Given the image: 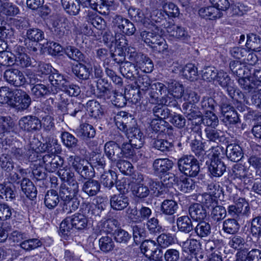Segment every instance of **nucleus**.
Masks as SVG:
<instances>
[{
	"label": "nucleus",
	"instance_id": "nucleus-1",
	"mask_svg": "<svg viewBox=\"0 0 261 261\" xmlns=\"http://www.w3.org/2000/svg\"><path fill=\"white\" fill-rule=\"evenodd\" d=\"M120 116H122L121 119L116 122L117 127L120 130L126 133L129 139V142L134 145L135 148H141L144 142V138L140 129L133 126L136 123L135 119L131 115H128L125 112H120Z\"/></svg>",
	"mask_w": 261,
	"mask_h": 261
},
{
	"label": "nucleus",
	"instance_id": "nucleus-2",
	"mask_svg": "<svg viewBox=\"0 0 261 261\" xmlns=\"http://www.w3.org/2000/svg\"><path fill=\"white\" fill-rule=\"evenodd\" d=\"M79 192V183L62 184L60 188L59 196L63 202V210L67 213L76 211L80 205L76 197Z\"/></svg>",
	"mask_w": 261,
	"mask_h": 261
},
{
	"label": "nucleus",
	"instance_id": "nucleus-3",
	"mask_svg": "<svg viewBox=\"0 0 261 261\" xmlns=\"http://www.w3.org/2000/svg\"><path fill=\"white\" fill-rule=\"evenodd\" d=\"M68 161L69 165L82 177L85 179H91L95 175L93 165L86 160L78 155H71Z\"/></svg>",
	"mask_w": 261,
	"mask_h": 261
},
{
	"label": "nucleus",
	"instance_id": "nucleus-4",
	"mask_svg": "<svg viewBox=\"0 0 261 261\" xmlns=\"http://www.w3.org/2000/svg\"><path fill=\"white\" fill-rule=\"evenodd\" d=\"M177 166L181 173L190 177H196L200 172L199 162L193 155L182 156L178 160Z\"/></svg>",
	"mask_w": 261,
	"mask_h": 261
},
{
	"label": "nucleus",
	"instance_id": "nucleus-5",
	"mask_svg": "<svg viewBox=\"0 0 261 261\" xmlns=\"http://www.w3.org/2000/svg\"><path fill=\"white\" fill-rule=\"evenodd\" d=\"M182 111L186 117L189 121H191L193 127L192 130L198 132L200 130V125L202 121V113L198 110V108L195 106L191 105L188 103H184L182 106Z\"/></svg>",
	"mask_w": 261,
	"mask_h": 261
},
{
	"label": "nucleus",
	"instance_id": "nucleus-6",
	"mask_svg": "<svg viewBox=\"0 0 261 261\" xmlns=\"http://www.w3.org/2000/svg\"><path fill=\"white\" fill-rule=\"evenodd\" d=\"M25 42L27 47L33 52L38 50V43L44 39V32L36 28H29L27 30Z\"/></svg>",
	"mask_w": 261,
	"mask_h": 261
},
{
	"label": "nucleus",
	"instance_id": "nucleus-7",
	"mask_svg": "<svg viewBox=\"0 0 261 261\" xmlns=\"http://www.w3.org/2000/svg\"><path fill=\"white\" fill-rule=\"evenodd\" d=\"M140 248L141 251L146 256L152 257L149 261H162V250L154 241L146 240L142 243Z\"/></svg>",
	"mask_w": 261,
	"mask_h": 261
},
{
	"label": "nucleus",
	"instance_id": "nucleus-8",
	"mask_svg": "<svg viewBox=\"0 0 261 261\" xmlns=\"http://www.w3.org/2000/svg\"><path fill=\"white\" fill-rule=\"evenodd\" d=\"M4 79L11 85L20 87L27 82L23 73L17 68H10L5 70Z\"/></svg>",
	"mask_w": 261,
	"mask_h": 261
},
{
	"label": "nucleus",
	"instance_id": "nucleus-9",
	"mask_svg": "<svg viewBox=\"0 0 261 261\" xmlns=\"http://www.w3.org/2000/svg\"><path fill=\"white\" fill-rule=\"evenodd\" d=\"M147 22L149 25L146 28L149 29H155L156 26L167 29L169 26V21L167 20L165 12L159 10H153L149 14H148Z\"/></svg>",
	"mask_w": 261,
	"mask_h": 261
},
{
	"label": "nucleus",
	"instance_id": "nucleus-10",
	"mask_svg": "<svg viewBox=\"0 0 261 261\" xmlns=\"http://www.w3.org/2000/svg\"><path fill=\"white\" fill-rule=\"evenodd\" d=\"M20 129L27 132H35L40 129L41 121L36 116L28 115L21 118L18 122Z\"/></svg>",
	"mask_w": 261,
	"mask_h": 261
},
{
	"label": "nucleus",
	"instance_id": "nucleus-11",
	"mask_svg": "<svg viewBox=\"0 0 261 261\" xmlns=\"http://www.w3.org/2000/svg\"><path fill=\"white\" fill-rule=\"evenodd\" d=\"M13 103L19 110L27 109L31 103V98L24 90L20 89L13 92Z\"/></svg>",
	"mask_w": 261,
	"mask_h": 261
},
{
	"label": "nucleus",
	"instance_id": "nucleus-12",
	"mask_svg": "<svg viewBox=\"0 0 261 261\" xmlns=\"http://www.w3.org/2000/svg\"><path fill=\"white\" fill-rule=\"evenodd\" d=\"M117 47L113 53L111 54V57L113 61L120 65L124 63L126 57L125 49L128 48V41L124 35L119 40H116Z\"/></svg>",
	"mask_w": 261,
	"mask_h": 261
},
{
	"label": "nucleus",
	"instance_id": "nucleus-13",
	"mask_svg": "<svg viewBox=\"0 0 261 261\" xmlns=\"http://www.w3.org/2000/svg\"><path fill=\"white\" fill-rule=\"evenodd\" d=\"M45 169L50 172H53L64 164L63 159L55 153L46 154L42 158Z\"/></svg>",
	"mask_w": 261,
	"mask_h": 261
},
{
	"label": "nucleus",
	"instance_id": "nucleus-14",
	"mask_svg": "<svg viewBox=\"0 0 261 261\" xmlns=\"http://www.w3.org/2000/svg\"><path fill=\"white\" fill-rule=\"evenodd\" d=\"M123 5L125 8L127 10L128 15L132 20L142 25L145 28L149 25V23L147 22V13L145 14L139 8L129 6L126 2Z\"/></svg>",
	"mask_w": 261,
	"mask_h": 261
},
{
	"label": "nucleus",
	"instance_id": "nucleus-15",
	"mask_svg": "<svg viewBox=\"0 0 261 261\" xmlns=\"http://www.w3.org/2000/svg\"><path fill=\"white\" fill-rule=\"evenodd\" d=\"M219 85L226 90L228 95L233 98L237 90L234 82L231 80L227 73L219 72L216 80Z\"/></svg>",
	"mask_w": 261,
	"mask_h": 261
},
{
	"label": "nucleus",
	"instance_id": "nucleus-16",
	"mask_svg": "<svg viewBox=\"0 0 261 261\" xmlns=\"http://www.w3.org/2000/svg\"><path fill=\"white\" fill-rule=\"evenodd\" d=\"M171 98L169 96H162L160 99V103L156 104L152 109V113L157 119L164 120L169 117L170 111L165 106H168Z\"/></svg>",
	"mask_w": 261,
	"mask_h": 261
},
{
	"label": "nucleus",
	"instance_id": "nucleus-17",
	"mask_svg": "<svg viewBox=\"0 0 261 261\" xmlns=\"http://www.w3.org/2000/svg\"><path fill=\"white\" fill-rule=\"evenodd\" d=\"M168 23L167 31L171 36L183 42H187L190 39V36L185 28L174 25L172 21H169Z\"/></svg>",
	"mask_w": 261,
	"mask_h": 261
},
{
	"label": "nucleus",
	"instance_id": "nucleus-18",
	"mask_svg": "<svg viewBox=\"0 0 261 261\" xmlns=\"http://www.w3.org/2000/svg\"><path fill=\"white\" fill-rule=\"evenodd\" d=\"M104 149L106 156L113 163L122 158L121 147L113 141L107 142Z\"/></svg>",
	"mask_w": 261,
	"mask_h": 261
},
{
	"label": "nucleus",
	"instance_id": "nucleus-19",
	"mask_svg": "<svg viewBox=\"0 0 261 261\" xmlns=\"http://www.w3.org/2000/svg\"><path fill=\"white\" fill-rule=\"evenodd\" d=\"M174 163L167 158L157 159L153 163V169L155 174L160 175L168 173L173 168Z\"/></svg>",
	"mask_w": 261,
	"mask_h": 261
},
{
	"label": "nucleus",
	"instance_id": "nucleus-20",
	"mask_svg": "<svg viewBox=\"0 0 261 261\" xmlns=\"http://www.w3.org/2000/svg\"><path fill=\"white\" fill-rule=\"evenodd\" d=\"M189 214L193 221H201L207 215L206 211L200 203H194L190 205L188 209Z\"/></svg>",
	"mask_w": 261,
	"mask_h": 261
},
{
	"label": "nucleus",
	"instance_id": "nucleus-21",
	"mask_svg": "<svg viewBox=\"0 0 261 261\" xmlns=\"http://www.w3.org/2000/svg\"><path fill=\"white\" fill-rule=\"evenodd\" d=\"M117 175L116 173L112 170L105 172L100 177V181L103 186L109 189H111L115 184L117 189L121 191L123 188L116 182Z\"/></svg>",
	"mask_w": 261,
	"mask_h": 261
},
{
	"label": "nucleus",
	"instance_id": "nucleus-22",
	"mask_svg": "<svg viewBox=\"0 0 261 261\" xmlns=\"http://www.w3.org/2000/svg\"><path fill=\"white\" fill-rule=\"evenodd\" d=\"M111 207L116 211H122L129 204V198L124 194L112 195L110 200Z\"/></svg>",
	"mask_w": 261,
	"mask_h": 261
},
{
	"label": "nucleus",
	"instance_id": "nucleus-23",
	"mask_svg": "<svg viewBox=\"0 0 261 261\" xmlns=\"http://www.w3.org/2000/svg\"><path fill=\"white\" fill-rule=\"evenodd\" d=\"M117 220L113 218L102 219L97 225V227L100 231H103L107 233H113L119 226Z\"/></svg>",
	"mask_w": 261,
	"mask_h": 261
},
{
	"label": "nucleus",
	"instance_id": "nucleus-24",
	"mask_svg": "<svg viewBox=\"0 0 261 261\" xmlns=\"http://www.w3.org/2000/svg\"><path fill=\"white\" fill-rule=\"evenodd\" d=\"M138 67L130 62H124L120 66V71L121 73L126 78L132 81L136 78L138 74L139 71Z\"/></svg>",
	"mask_w": 261,
	"mask_h": 261
},
{
	"label": "nucleus",
	"instance_id": "nucleus-25",
	"mask_svg": "<svg viewBox=\"0 0 261 261\" xmlns=\"http://www.w3.org/2000/svg\"><path fill=\"white\" fill-rule=\"evenodd\" d=\"M226 154L230 161L237 162L243 156V152L240 146L237 144H228L226 149Z\"/></svg>",
	"mask_w": 261,
	"mask_h": 261
},
{
	"label": "nucleus",
	"instance_id": "nucleus-26",
	"mask_svg": "<svg viewBox=\"0 0 261 261\" xmlns=\"http://www.w3.org/2000/svg\"><path fill=\"white\" fill-rule=\"evenodd\" d=\"M56 88H50L45 85L40 84L36 86H33L31 89L32 94L36 98H42L49 94L55 95L57 94Z\"/></svg>",
	"mask_w": 261,
	"mask_h": 261
},
{
	"label": "nucleus",
	"instance_id": "nucleus-27",
	"mask_svg": "<svg viewBox=\"0 0 261 261\" xmlns=\"http://www.w3.org/2000/svg\"><path fill=\"white\" fill-rule=\"evenodd\" d=\"M125 51H126V58L128 60L126 62H132L139 68L140 65H142L145 59V56L144 54L137 52L134 47L129 46L128 44V48L125 49Z\"/></svg>",
	"mask_w": 261,
	"mask_h": 261
},
{
	"label": "nucleus",
	"instance_id": "nucleus-28",
	"mask_svg": "<svg viewBox=\"0 0 261 261\" xmlns=\"http://www.w3.org/2000/svg\"><path fill=\"white\" fill-rule=\"evenodd\" d=\"M100 182L93 179H89L84 182L82 191L89 197L94 196L97 194L100 189Z\"/></svg>",
	"mask_w": 261,
	"mask_h": 261
},
{
	"label": "nucleus",
	"instance_id": "nucleus-29",
	"mask_svg": "<svg viewBox=\"0 0 261 261\" xmlns=\"http://www.w3.org/2000/svg\"><path fill=\"white\" fill-rule=\"evenodd\" d=\"M48 80L51 84L50 88L57 89V93L60 90L62 91L68 82L64 75L58 73H54L50 74L48 76Z\"/></svg>",
	"mask_w": 261,
	"mask_h": 261
},
{
	"label": "nucleus",
	"instance_id": "nucleus-30",
	"mask_svg": "<svg viewBox=\"0 0 261 261\" xmlns=\"http://www.w3.org/2000/svg\"><path fill=\"white\" fill-rule=\"evenodd\" d=\"M151 31H143L141 36L144 41L150 46V44H153L159 40L158 36H161L162 29L159 26L155 29H151Z\"/></svg>",
	"mask_w": 261,
	"mask_h": 261
},
{
	"label": "nucleus",
	"instance_id": "nucleus-31",
	"mask_svg": "<svg viewBox=\"0 0 261 261\" xmlns=\"http://www.w3.org/2000/svg\"><path fill=\"white\" fill-rule=\"evenodd\" d=\"M221 10L215 6L202 8L199 10V15L203 18L209 19L219 18L222 15Z\"/></svg>",
	"mask_w": 261,
	"mask_h": 261
},
{
	"label": "nucleus",
	"instance_id": "nucleus-32",
	"mask_svg": "<svg viewBox=\"0 0 261 261\" xmlns=\"http://www.w3.org/2000/svg\"><path fill=\"white\" fill-rule=\"evenodd\" d=\"M211 174L215 177L221 176L226 170V166L219 159L215 158L212 160L208 166Z\"/></svg>",
	"mask_w": 261,
	"mask_h": 261
},
{
	"label": "nucleus",
	"instance_id": "nucleus-33",
	"mask_svg": "<svg viewBox=\"0 0 261 261\" xmlns=\"http://www.w3.org/2000/svg\"><path fill=\"white\" fill-rule=\"evenodd\" d=\"M20 185L22 191L28 198L33 199L36 197L37 190L32 181L28 178H23Z\"/></svg>",
	"mask_w": 261,
	"mask_h": 261
},
{
	"label": "nucleus",
	"instance_id": "nucleus-34",
	"mask_svg": "<svg viewBox=\"0 0 261 261\" xmlns=\"http://www.w3.org/2000/svg\"><path fill=\"white\" fill-rule=\"evenodd\" d=\"M60 202V196L55 190H48L44 197V202L45 206L49 209H53L57 206Z\"/></svg>",
	"mask_w": 261,
	"mask_h": 261
},
{
	"label": "nucleus",
	"instance_id": "nucleus-35",
	"mask_svg": "<svg viewBox=\"0 0 261 261\" xmlns=\"http://www.w3.org/2000/svg\"><path fill=\"white\" fill-rule=\"evenodd\" d=\"M178 208L177 202L172 199H165L161 203L160 210L162 214L166 216H172Z\"/></svg>",
	"mask_w": 261,
	"mask_h": 261
},
{
	"label": "nucleus",
	"instance_id": "nucleus-36",
	"mask_svg": "<svg viewBox=\"0 0 261 261\" xmlns=\"http://www.w3.org/2000/svg\"><path fill=\"white\" fill-rule=\"evenodd\" d=\"M176 224L179 231L189 233L193 230V225L191 218L188 216H182L176 220Z\"/></svg>",
	"mask_w": 261,
	"mask_h": 261
},
{
	"label": "nucleus",
	"instance_id": "nucleus-37",
	"mask_svg": "<svg viewBox=\"0 0 261 261\" xmlns=\"http://www.w3.org/2000/svg\"><path fill=\"white\" fill-rule=\"evenodd\" d=\"M168 91L173 97L180 98L184 96V89L183 86L178 82L170 80L167 82Z\"/></svg>",
	"mask_w": 261,
	"mask_h": 261
},
{
	"label": "nucleus",
	"instance_id": "nucleus-38",
	"mask_svg": "<svg viewBox=\"0 0 261 261\" xmlns=\"http://www.w3.org/2000/svg\"><path fill=\"white\" fill-rule=\"evenodd\" d=\"M204 132L206 139L208 141L219 143L222 141L224 138V133L215 128L206 127Z\"/></svg>",
	"mask_w": 261,
	"mask_h": 261
},
{
	"label": "nucleus",
	"instance_id": "nucleus-39",
	"mask_svg": "<svg viewBox=\"0 0 261 261\" xmlns=\"http://www.w3.org/2000/svg\"><path fill=\"white\" fill-rule=\"evenodd\" d=\"M72 70L76 77L81 80H87L90 75L91 69L81 62L73 65Z\"/></svg>",
	"mask_w": 261,
	"mask_h": 261
},
{
	"label": "nucleus",
	"instance_id": "nucleus-40",
	"mask_svg": "<svg viewBox=\"0 0 261 261\" xmlns=\"http://www.w3.org/2000/svg\"><path fill=\"white\" fill-rule=\"evenodd\" d=\"M95 133L96 132L93 126L86 123L81 124L77 129V136L84 140L94 138Z\"/></svg>",
	"mask_w": 261,
	"mask_h": 261
},
{
	"label": "nucleus",
	"instance_id": "nucleus-41",
	"mask_svg": "<svg viewBox=\"0 0 261 261\" xmlns=\"http://www.w3.org/2000/svg\"><path fill=\"white\" fill-rule=\"evenodd\" d=\"M194 231L201 239L208 237L212 233V228L210 224L205 221L199 222L194 228Z\"/></svg>",
	"mask_w": 261,
	"mask_h": 261
},
{
	"label": "nucleus",
	"instance_id": "nucleus-42",
	"mask_svg": "<svg viewBox=\"0 0 261 261\" xmlns=\"http://www.w3.org/2000/svg\"><path fill=\"white\" fill-rule=\"evenodd\" d=\"M86 108L89 115L94 118H100L103 115V111L100 103L95 100L88 101L86 103Z\"/></svg>",
	"mask_w": 261,
	"mask_h": 261
},
{
	"label": "nucleus",
	"instance_id": "nucleus-43",
	"mask_svg": "<svg viewBox=\"0 0 261 261\" xmlns=\"http://www.w3.org/2000/svg\"><path fill=\"white\" fill-rule=\"evenodd\" d=\"M246 46L250 50L259 51L261 50V38L254 34L248 35Z\"/></svg>",
	"mask_w": 261,
	"mask_h": 261
},
{
	"label": "nucleus",
	"instance_id": "nucleus-44",
	"mask_svg": "<svg viewBox=\"0 0 261 261\" xmlns=\"http://www.w3.org/2000/svg\"><path fill=\"white\" fill-rule=\"evenodd\" d=\"M148 185L155 197H160L167 192V188L162 181H154L150 178L148 180Z\"/></svg>",
	"mask_w": 261,
	"mask_h": 261
},
{
	"label": "nucleus",
	"instance_id": "nucleus-45",
	"mask_svg": "<svg viewBox=\"0 0 261 261\" xmlns=\"http://www.w3.org/2000/svg\"><path fill=\"white\" fill-rule=\"evenodd\" d=\"M62 5L67 13L76 15L80 11V5L77 0H61Z\"/></svg>",
	"mask_w": 261,
	"mask_h": 261
},
{
	"label": "nucleus",
	"instance_id": "nucleus-46",
	"mask_svg": "<svg viewBox=\"0 0 261 261\" xmlns=\"http://www.w3.org/2000/svg\"><path fill=\"white\" fill-rule=\"evenodd\" d=\"M14 162L10 154L3 153L0 155V167L4 171L10 173L14 168Z\"/></svg>",
	"mask_w": 261,
	"mask_h": 261
},
{
	"label": "nucleus",
	"instance_id": "nucleus-47",
	"mask_svg": "<svg viewBox=\"0 0 261 261\" xmlns=\"http://www.w3.org/2000/svg\"><path fill=\"white\" fill-rule=\"evenodd\" d=\"M65 53L68 57L72 60L77 62H85V56L80 49L74 46L67 47Z\"/></svg>",
	"mask_w": 261,
	"mask_h": 261
},
{
	"label": "nucleus",
	"instance_id": "nucleus-48",
	"mask_svg": "<svg viewBox=\"0 0 261 261\" xmlns=\"http://www.w3.org/2000/svg\"><path fill=\"white\" fill-rule=\"evenodd\" d=\"M72 221V226L77 229H83L85 228L87 225L88 220L87 218L83 214L76 213L70 217Z\"/></svg>",
	"mask_w": 261,
	"mask_h": 261
},
{
	"label": "nucleus",
	"instance_id": "nucleus-49",
	"mask_svg": "<svg viewBox=\"0 0 261 261\" xmlns=\"http://www.w3.org/2000/svg\"><path fill=\"white\" fill-rule=\"evenodd\" d=\"M133 195L139 199L146 198L150 193V190L148 186L144 185V183L135 184L132 187Z\"/></svg>",
	"mask_w": 261,
	"mask_h": 261
},
{
	"label": "nucleus",
	"instance_id": "nucleus-50",
	"mask_svg": "<svg viewBox=\"0 0 261 261\" xmlns=\"http://www.w3.org/2000/svg\"><path fill=\"white\" fill-rule=\"evenodd\" d=\"M96 87L98 91V97H105L111 93L110 84L105 78H100L97 80Z\"/></svg>",
	"mask_w": 261,
	"mask_h": 261
},
{
	"label": "nucleus",
	"instance_id": "nucleus-51",
	"mask_svg": "<svg viewBox=\"0 0 261 261\" xmlns=\"http://www.w3.org/2000/svg\"><path fill=\"white\" fill-rule=\"evenodd\" d=\"M42 245V242L37 238L25 239L20 244V247L26 251L34 250Z\"/></svg>",
	"mask_w": 261,
	"mask_h": 261
},
{
	"label": "nucleus",
	"instance_id": "nucleus-52",
	"mask_svg": "<svg viewBox=\"0 0 261 261\" xmlns=\"http://www.w3.org/2000/svg\"><path fill=\"white\" fill-rule=\"evenodd\" d=\"M203 123L207 127L215 128L219 124V120L216 115L212 112L205 113L202 116L201 124Z\"/></svg>",
	"mask_w": 261,
	"mask_h": 261
},
{
	"label": "nucleus",
	"instance_id": "nucleus-53",
	"mask_svg": "<svg viewBox=\"0 0 261 261\" xmlns=\"http://www.w3.org/2000/svg\"><path fill=\"white\" fill-rule=\"evenodd\" d=\"M40 142L39 140L35 138H33L32 141H30L29 144L30 148L28 149L27 152L26 156V158H27L29 161L35 162L37 161L38 157V153L36 149L38 148V144Z\"/></svg>",
	"mask_w": 261,
	"mask_h": 261
},
{
	"label": "nucleus",
	"instance_id": "nucleus-54",
	"mask_svg": "<svg viewBox=\"0 0 261 261\" xmlns=\"http://www.w3.org/2000/svg\"><path fill=\"white\" fill-rule=\"evenodd\" d=\"M100 249L104 252L113 250L115 247V243L112 237L108 236H103L99 240Z\"/></svg>",
	"mask_w": 261,
	"mask_h": 261
},
{
	"label": "nucleus",
	"instance_id": "nucleus-55",
	"mask_svg": "<svg viewBox=\"0 0 261 261\" xmlns=\"http://www.w3.org/2000/svg\"><path fill=\"white\" fill-rule=\"evenodd\" d=\"M152 144L155 148L162 152L170 151L174 146L172 142L162 139H154Z\"/></svg>",
	"mask_w": 261,
	"mask_h": 261
},
{
	"label": "nucleus",
	"instance_id": "nucleus-56",
	"mask_svg": "<svg viewBox=\"0 0 261 261\" xmlns=\"http://www.w3.org/2000/svg\"><path fill=\"white\" fill-rule=\"evenodd\" d=\"M198 71L197 67L193 64H187L182 69V74L187 80L193 81L196 79Z\"/></svg>",
	"mask_w": 261,
	"mask_h": 261
},
{
	"label": "nucleus",
	"instance_id": "nucleus-57",
	"mask_svg": "<svg viewBox=\"0 0 261 261\" xmlns=\"http://www.w3.org/2000/svg\"><path fill=\"white\" fill-rule=\"evenodd\" d=\"M115 240L122 244H126L131 239V235L126 230L118 228L113 232Z\"/></svg>",
	"mask_w": 261,
	"mask_h": 261
},
{
	"label": "nucleus",
	"instance_id": "nucleus-58",
	"mask_svg": "<svg viewBox=\"0 0 261 261\" xmlns=\"http://www.w3.org/2000/svg\"><path fill=\"white\" fill-rule=\"evenodd\" d=\"M240 225L235 218L228 219L223 222L224 231L229 234H234L239 229Z\"/></svg>",
	"mask_w": 261,
	"mask_h": 261
},
{
	"label": "nucleus",
	"instance_id": "nucleus-59",
	"mask_svg": "<svg viewBox=\"0 0 261 261\" xmlns=\"http://www.w3.org/2000/svg\"><path fill=\"white\" fill-rule=\"evenodd\" d=\"M204 146L202 142L197 140H193L191 144L192 151L201 161L204 159L205 154Z\"/></svg>",
	"mask_w": 261,
	"mask_h": 261
},
{
	"label": "nucleus",
	"instance_id": "nucleus-60",
	"mask_svg": "<svg viewBox=\"0 0 261 261\" xmlns=\"http://www.w3.org/2000/svg\"><path fill=\"white\" fill-rule=\"evenodd\" d=\"M57 174L62 180L66 181L67 184L73 183V182H77L74 173L69 169H65V168L60 169Z\"/></svg>",
	"mask_w": 261,
	"mask_h": 261
},
{
	"label": "nucleus",
	"instance_id": "nucleus-61",
	"mask_svg": "<svg viewBox=\"0 0 261 261\" xmlns=\"http://www.w3.org/2000/svg\"><path fill=\"white\" fill-rule=\"evenodd\" d=\"M61 138L63 144L68 148H74L77 145V139L67 132L62 133Z\"/></svg>",
	"mask_w": 261,
	"mask_h": 261
},
{
	"label": "nucleus",
	"instance_id": "nucleus-62",
	"mask_svg": "<svg viewBox=\"0 0 261 261\" xmlns=\"http://www.w3.org/2000/svg\"><path fill=\"white\" fill-rule=\"evenodd\" d=\"M15 197L16 193L11 187L0 184V198L6 201H12Z\"/></svg>",
	"mask_w": 261,
	"mask_h": 261
},
{
	"label": "nucleus",
	"instance_id": "nucleus-63",
	"mask_svg": "<svg viewBox=\"0 0 261 261\" xmlns=\"http://www.w3.org/2000/svg\"><path fill=\"white\" fill-rule=\"evenodd\" d=\"M191 237V235L185 241L182 242V246L191 253H194L199 249L200 243L196 239H192Z\"/></svg>",
	"mask_w": 261,
	"mask_h": 261
},
{
	"label": "nucleus",
	"instance_id": "nucleus-64",
	"mask_svg": "<svg viewBox=\"0 0 261 261\" xmlns=\"http://www.w3.org/2000/svg\"><path fill=\"white\" fill-rule=\"evenodd\" d=\"M250 232L253 237L257 238L261 236V216H258L252 219Z\"/></svg>",
	"mask_w": 261,
	"mask_h": 261
}]
</instances>
